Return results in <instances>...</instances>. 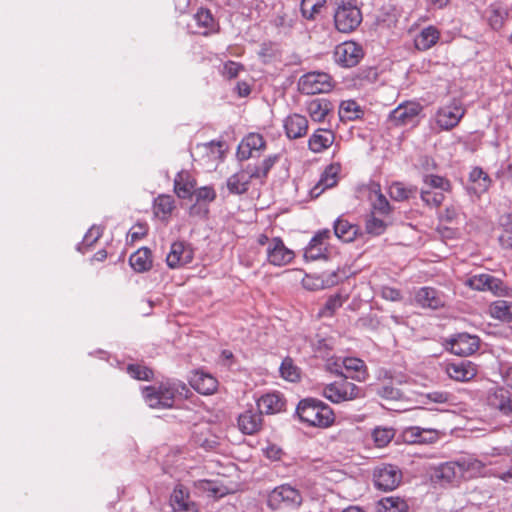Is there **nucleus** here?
<instances>
[{
	"mask_svg": "<svg viewBox=\"0 0 512 512\" xmlns=\"http://www.w3.org/2000/svg\"><path fill=\"white\" fill-rule=\"evenodd\" d=\"M187 385L181 381L166 380L158 385L146 386L142 390L147 405L153 409L172 408L177 394L188 397Z\"/></svg>",
	"mask_w": 512,
	"mask_h": 512,
	"instance_id": "obj_1",
	"label": "nucleus"
},
{
	"mask_svg": "<svg viewBox=\"0 0 512 512\" xmlns=\"http://www.w3.org/2000/svg\"><path fill=\"white\" fill-rule=\"evenodd\" d=\"M296 413L300 421L307 426L326 429L335 423V413L325 402L308 397L300 400Z\"/></svg>",
	"mask_w": 512,
	"mask_h": 512,
	"instance_id": "obj_2",
	"label": "nucleus"
},
{
	"mask_svg": "<svg viewBox=\"0 0 512 512\" xmlns=\"http://www.w3.org/2000/svg\"><path fill=\"white\" fill-rule=\"evenodd\" d=\"M333 19L335 29L348 34L360 26L363 16L356 0H335Z\"/></svg>",
	"mask_w": 512,
	"mask_h": 512,
	"instance_id": "obj_3",
	"label": "nucleus"
},
{
	"mask_svg": "<svg viewBox=\"0 0 512 512\" xmlns=\"http://www.w3.org/2000/svg\"><path fill=\"white\" fill-rule=\"evenodd\" d=\"M322 396L334 404L352 401L362 396L361 389L354 383L348 381V376L334 381L323 387Z\"/></svg>",
	"mask_w": 512,
	"mask_h": 512,
	"instance_id": "obj_4",
	"label": "nucleus"
},
{
	"mask_svg": "<svg viewBox=\"0 0 512 512\" xmlns=\"http://www.w3.org/2000/svg\"><path fill=\"white\" fill-rule=\"evenodd\" d=\"M333 87V78L325 72H308L298 81V90L305 95L328 93Z\"/></svg>",
	"mask_w": 512,
	"mask_h": 512,
	"instance_id": "obj_5",
	"label": "nucleus"
},
{
	"mask_svg": "<svg viewBox=\"0 0 512 512\" xmlns=\"http://www.w3.org/2000/svg\"><path fill=\"white\" fill-rule=\"evenodd\" d=\"M302 502L300 491L290 484L279 485L268 495V505L272 509L298 508Z\"/></svg>",
	"mask_w": 512,
	"mask_h": 512,
	"instance_id": "obj_6",
	"label": "nucleus"
},
{
	"mask_svg": "<svg viewBox=\"0 0 512 512\" xmlns=\"http://www.w3.org/2000/svg\"><path fill=\"white\" fill-rule=\"evenodd\" d=\"M465 113L466 108L461 100L454 98L439 107L435 116L436 124L440 129L449 131L460 123Z\"/></svg>",
	"mask_w": 512,
	"mask_h": 512,
	"instance_id": "obj_7",
	"label": "nucleus"
},
{
	"mask_svg": "<svg viewBox=\"0 0 512 512\" xmlns=\"http://www.w3.org/2000/svg\"><path fill=\"white\" fill-rule=\"evenodd\" d=\"M465 285L476 291H489L498 297H508L511 289L504 282L487 273L476 274L465 281Z\"/></svg>",
	"mask_w": 512,
	"mask_h": 512,
	"instance_id": "obj_8",
	"label": "nucleus"
},
{
	"mask_svg": "<svg viewBox=\"0 0 512 512\" xmlns=\"http://www.w3.org/2000/svg\"><path fill=\"white\" fill-rule=\"evenodd\" d=\"M402 480L401 470L392 464H381L373 471V482L378 490L392 491Z\"/></svg>",
	"mask_w": 512,
	"mask_h": 512,
	"instance_id": "obj_9",
	"label": "nucleus"
},
{
	"mask_svg": "<svg viewBox=\"0 0 512 512\" xmlns=\"http://www.w3.org/2000/svg\"><path fill=\"white\" fill-rule=\"evenodd\" d=\"M331 232L322 229L315 233L304 249V258L309 261L327 259L330 253Z\"/></svg>",
	"mask_w": 512,
	"mask_h": 512,
	"instance_id": "obj_10",
	"label": "nucleus"
},
{
	"mask_svg": "<svg viewBox=\"0 0 512 512\" xmlns=\"http://www.w3.org/2000/svg\"><path fill=\"white\" fill-rule=\"evenodd\" d=\"M364 57L361 45L354 41H345L335 47V62L343 67H354Z\"/></svg>",
	"mask_w": 512,
	"mask_h": 512,
	"instance_id": "obj_11",
	"label": "nucleus"
},
{
	"mask_svg": "<svg viewBox=\"0 0 512 512\" xmlns=\"http://www.w3.org/2000/svg\"><path fill=\"white\" fill-rule=\"evenodd\" d=\"M294 258V251L285 245L282 238L271 239L269 247L266 248V260L269 264L281 267L290 264Z\"/></svg>",
	"mask_w": 512,
	"mask_h": 512,
	"instance_id": "obj_12",
	"label": "nucleus"
},
{
	"mask_svg": "<svg viewBox=\"0 0 512 512\" xmlns=\"http://www.w3.org/2000/svg\"><path fill=\"white\" fill-rule=\"evenodd\" d=\"M480 340L475 335L459 333L446 340V348L457 356H469L479 349Z\"/></svg>",
	"mask_w": 512,
	"mask_h": 512,
	"instance_id": "obj_13",
	"label": "nucleus"
},
{
	"mask_svg": "<svg viewBox=\"0 0 512 512\" xmlns=\"http://www.w3.org/2000/svg\"><path fill=\"white\" fill-rule=\"evenodd\" d=\"M266 149V141L259 133H249L239 143L237 147V157L241 161L253 157H259Z\"/></svg>",
	"mask_w": 512,
	"mask_h": 512,
	"instance_id": "obj_14",
	"label": "nucleus"
},
{
	"mask_svg": "<svg viewBox=\"0 0 512 512\" xmlns=\"http://www.w3.org/2000/svg\"><path fill=\"white\" fill-rule=\"evenodd\" d=\"M341 165L332 163L328 165L322 172L318 182L310 189L312 199L318 198L327 189L333 188L338 184Z\"/></svg>",
	"mask_w": 512,
	"mask_h": 512,
	"instance_id": "obj_15",
	"label": "nucleus"
},
{
	"mask_svg": "<svg viewBox=\"0 0 512 512\" xmlns=\"http://www.w3.org/2000/svg\"><path fill=\"white\" fill-rule=\"evenodd\" d=\"M448 377L457 382H469L478 374V367L469 360L451 362L445 365Z\"/></svg>",
	"mask_w": 512,
	"mask_h": 512,
	"instance_id": "obj_16",
	"label": "nucleus"
},
{
	"mask_svg": "<svg viewBox=\"0 0 512 512\" xmlns=\"http://www.w3.org/2000/svg\"><path fill=\"white\" fill-rule=\"evenodd\" d=\"M441 437V433L437 429L421 428L419 426H411L404 429L402 438L409 444H433Z\"/></svg>",
	"mask_w": 512,
	"mask_h": 512,
	"instance_id": "obj_17",
	"label": "nucleus"
},
{
	"mask_svg": "<svg viewBox=\"0 0 512 512\" xmlns=\"http://www.w3.org/2000/svg\"><path fill=\"white\" fill-rule=\"evenodd\" d=\"M422 107L416 102H406L396 107L389 115L390 121L396 126L413 124Z\"/></svg>",
	"mask_w": 512,
	"mask_h": 512,
	"instance_id": "obj_18",
	"label": "nucleus"
},
{
	"mask_svg": "<svg viewBox=\"0 0 512 512\" xmlns=\"http://www.w3.org/2000/svg\"><path fill=\"white\" fill-rule=\"evenodd\" d=\"M194 252L190 245L182 241L172 243L170 251L167 254V265L172 268H179L193 260Z\"/></svg>",
	"mask_w": 512,
	"mask_h": 512,
	"instance_id": "obj_19",
	"label": "nucleus"
},
{
	"mask_svg": "<svg viewBox=\"0 0 512 512\" xmlns=\"http://www.w3.org/2000/svg\"><path fill=\"white\" fill-rule=\"evenodd\" d=\"M170 504L174 512H198L197 505L190 498L189 490L182 484L173 489Z\"/></svg>",
	"mask_w": 512,
	"mask_h": 512,
	"instance_id": "obj_20",
	"label": "nucleus"
},
{
	"mask_svg": "<svg viewBox=\"0 0 512 512\" xmlns=\"http://www.w3.org/2000/svg\"><path fill=\"white\" fill-rule=\"evenodd\" d=\"M239 430L246 435H254L263 427L262 413L258 410L248 409L242 412L237 419Z\"/></svg>",
	"mask_w": 512,
	"mask_h": 512,
	"instance_id": "obj_21",
	"label": "nucleus"
},
{
	"mask_svg": "<svg viewBox=\"0 0 512 512\" xmlns=\"http://www.w3.org/2000/svg\"><path fill=\"white\" fill-rule=\"evenodd\" d=\"M488 404L503 415L512 414V396L504 387L497 386L490 390L487 397Z\"/></svg>",
	"mask_w": 512,
	"mask_h": 512,
	"instance_id": "obj_22",
	"label": "nucleus"
},
{
	"mask_svg": "<svg viewBox=\"0 0 512 512\" xmlns=\"http://www.w3.org/2000/svg\"><path fill=\"white\" fill-rule=\"evenodd\" d=\"M285 134L289 139H299L308 132V120L298 113L289 114L283 121Z\"/></svg>",
	"mask_w": 512,
	"mask_h": 512,
	"instance_id": "obj_23",
	"label": "nucleus"
},
{
	"mask_svg": "<svg viewBox=\"0 0 512 512\" xmlns=\"http://www.w3.org/2000/svg\"><path fill=\"white\" fill-rule=\"evenodd\" d=\"M335 134L330 129H316L308 140V148L313 153H322L332 146Z\"/></svg>",
	"mask_w": 512,
	"mask_h": 512,
	"instance_id": "obj_24",
	"label": "nucleus"
},
{
	"mask_svg": "<svg viewBox=\"0 0 512 512\" xmlns=\"http://www.w3.org/2000/svg\"><path fill=\"white\" fill-rule=\"evenodd\" d=\"M415 299L422 307L439 309L445 306V296L433 287L420 288L415 295Z\"/></svg>",
	"mask_w": 512,
	"mask_h": 512,
	"instance_id": "obj_25",
	"label": "nucleus"
},
{
	"mask_svg": "<svg viewBox=\"0 0 512 512\" xmlns=\"http://www.w3.org/2000/svg\"><path fill=\"white\" fill-rule=\"evenodd\" d=\"M196 179L189 171L182 170L174 178V192L181 199H190L196 188Z\"/></svg>",
	"mask_w": 512,
	"mask_h": 512,
	"instance_id": "obj_26",
	"label": "nucleus"
},
{
	"mask_svg": "<svg viewBox=\"0 0 512 512\" xmlns=\"http://www.w3.org/2000/svg\"><path fill=\"white\" fill-rule=\"evenodd\" d=\"M458 471L462 478H477L486 476L483 462L472 456L461 457L456 460Z\"/></svg>",
	"mask_w": 512,
	"mask_h": 512,
	"instance_id": "obj_27",
	"label": "nucleus"
},
{
	"mask_svg": "<svg viewBox=\"0 0 512 512\" xmlns=\"http://www.w3.org/2000/svg\"><path fill=\"white\" fill-rule=\"evenodd\" d=\"M286 401L279 393H267L257 400V407L263 414H276L285 410Z\"/></svg>",
	"mask_w": 512,
	"mask_h": 512,
	"instance_id": "obj_28",
	"label": "nucleus"
},
{
	"mask_svg": "<svg viewBox=\"0 0 512 512\" xmlns=\"http://www.w3.org/2000/svg\"><path fill=\"white\" fill-rule=\"evenodd\" d=\"M190 385L202 395H212L217 391L218 381L210 374L197 371L191 377Z\"/></svg>",
	"mask_w": 512,
	"mask_h": 512,
	"instance_id": "obj_29",
	"label": "nucleus"
},
{
	"mask_svg": "<svg viewBox=\"0 0 512 512\" xmlns=\"http://www.w3.org/2000/svg\"><path fill=\"white\" fill-rule=\"evenodd\" d=\"M440 31L433 25L423 28L414 39L415 48L419 51H427L440 39Z\"/></svg>",
	"mask_w": 512,
	"mask_h": 512,
	"instance_id": "obj_30",
	"label": "nucleus"
},
{
	"mask_svg": "<svg viewBox=\"0 0 512 512\" xmlns=\"http://www.w3.org/2000/svg\"><path fill=\"white\" fill-rule=\"evenodd\" d=\"M306 111L314 122H323L332 111V104L324 98H315L307 102Z\"/></svg>",
	"mask_w": 512,
	"mask_h": 512,
	"instance_id": "obj_31",
	"label": "nucleus"
},
{
	"mask_svg": "<svg viewBox=\"0 0 512 512\" xmlns=\"http://www.w3.org/2000/svg\"><path fill=\"white\" fill-rule=\"evenodd\" d=\"M334 234L338 239L349 243L360 234V228L344 218H338L334 223Z\"/></svg>",
	"mask_w": 512,
	"mask_h": 512,
	"instance_id": "obj_32",
	"label": "nucleus"
},
{
	"mask_svg": "<svg viewBox=\"0 0 512 512\" xmlns=\"http://www.w3.org/2000/svg\"><path fill=\"white\" fill-rule=\"evenodd\" d=\"M278 155H270L266 157L259 165H248L244 171L248 174L250 182L253 179H259L263 181L267 176L271 168L278 161Z\"/></svg>",
	"mask_w": 512,
	"mask_h": 512,
	"instance_id": "obj_33",
	"label": "nucleus"
},
{
	"mask_svg": "<svg viewBox=\"0 0 512 512\" xmlns=\"http://www.w3.org/2000/svg\"><path fill=\"white\" fill-rule=\"evenodd\" d=\"M342 365L348 374L347 376L357 381H364L368 375L367 367L360 358L346 357L342 359Z\"/></svg>",
	"mask_w": 512,
	"mask_h": 512,
	"instance_id": "obj_34",
	"label": "nucleus"
},
{
	"mask_svg": "<svg viewBox=\"0 0 512 512\" xmlns=\"http://www.w3.org/2000/svg\"><path fill=\"white\" fill-rule=\"evenodd\" d=\"M129 263L136 272L141 273L148 271L152 267L151 251L146 247L138 249L136 252L131 254Z\"/></svg>",
	"mask_w": 512,
	"mask_h": 512,
	"instance_id": "obj_35",
	"label": "nucleus"
},
{
	"mask_svg": "<svg viewBox=\"0 0 512 512\" xmlns=\"http://www.w3.org/2000/svg\"><path fill=\"white\" fill-rule=\"evenodd\" d=\"M488 314L502 322L512 323V302L506 300H497L488 307Z\"/></svg>",
	"mask_w": 512,
	"mask_h": 512,
	"instance_id": "obj_36",
	"label": "nucleus"
},
{
	"mask_svg": "<svg viewBox=\"0 0 512 512\" xmlns=\"http://www.w3.org/2000/svg\"><path fill=\"white\" fill-rule=\"evenodd\" d=\"M175 208V201L171 195H159L153 204L155 216L161 220H168Z\"/></svg>",
	"mask_w": 512,
	"mask_h": 512,
	"instance_id": "obj_37",
	"label": "nucleus"
},
{
	"mask_svg": "<svg viewBox=\"0 0 512 512\" xmlns=\"http://www.w3.org/2000/svg\"><path fill=\"white\" fill-rule=\"evenodd\" d=\"M469 180L472 183L471 189L478 195L486 192L491 184L489 175L480 167H474L471 170Z\"/></svg>",
	"mask_w": 512,
	"mask_h": 512,
	"instance_id": "obj_38",
	"label": "nucleus"
},
{
	"mask_svg": "<svg viewBox=\"0 0 512 512\" xmlns=\"http://www.w3.org/2000/svg\"><path fill=\"white\" fill-rule=\"evenodd\" d=\"M250 183L249 176L243 169L228 178L227 188L232 194H244L248 191Z\"/></svg>",
	"mask_w": 512,
	"mask_h": 512,
	"instance_id": "obj_39",
	"label": "nucleus"
},
{
	"mask_svg": "<svg viewBox=\"0 0 512 512\" xmlns=\"http://www.w3.org/2000/svg\"><path fill=\"white\" fill-rule=\"evenodd\" d=\"M364 111L354 100L342 101L339 107V117L343 121H355L362 118Z\"/></svg>",
	"mask_w": 512,
	"mask_h": 512,
	"instance_id": "obj_40",
	"label": "nucleus"
},
{
	"mask_svg": "<svg viewBox=\"0 0 512 512\" xmlns=\"http://www.w3.org/2000/svg\"><path fill=\"white\" fill-rule=\"evenodd\" d=\"M408 505L406 501L400 497L390 496L382 498L378 502V512H406Z\"/></svg>",
	"mask_w": 512,
	"mask_h": 512,
	"instance_id": "obj_41",
	"label": "nucleus"
},
{
	"mask_svg": "<svg viewBox=\"0 0 512 512\" xmlns=\"http://www.w3.org/2000/svg\"><path fill=\"white\" fill-rule=\"evenodd\" d=\"M486 13L489 25L492 29L500 30L504 26L508 16V12L505 8L498 5H491Z\"/></svg>",
	"mask_w": 512,
	"mask_h": 512,
	"instance_id": "obj_42",
	"label": "nucleus"
},
{
	"mask_svg": "<svg viewBox=\"0 0 512 512\" xmlns=\"http://www.w3.org/2000/svg\"><path fill=\"white\" fill-rule=\"evenodd\" d=\"M416 187L406 186L402 182H393L389 187V195L395 201H405L414 196Z\"/></svg>",
	"mask_w": 512,
	"mask_h": 512,
	"instance_id": "obj_43",
	"label": "nucleus"
},
{
	"mask_svg": "<svg viewBox=\"0 0 512 512\" xmlns=\"http://www.w3.org/2000/svg\"><path fill=\"white\" fill-rule=\"evenodd\" d=\"M326 3V0H302L300 4L301 14L307 20H314Z\"/></svg>",
	"mask_w": 512,
	"mask_h": 512,
	"instance_id": "obj_44",
	"label": "nucleus"
},
{
	"mask_svg": "<svg viewBox=\"0 0 512 512\" xmlns=\"http://www.w3.org/2000/svg\"><path fill=\"white\" fill-rule=\"evenodd\" d=\"M199 28H202L203 35H208L215 30V20L209 9L200 8L194 16Z\"/></svg>",
	"mask_w": 512,
	"mask_h": 512,
	"instance_id": "obj_45",
	"label": "nucleus"
},
{
	"mask_svg": "<svg viewBox=\"0 0 512 512\" xmlns=\"http://www.w3.org/2000/svg\"><path fill=\"white\" fill-rule=\"evenodd\" d=\"M371 192L375 195V199L372 201L373 212H378L381 215H388L391 212V206L387 198L382 194L380 185L374 184Z\"/></svg>",
	"mask_w": 512,
	"mask_h": 512,
	"instance_id": "obj_46",
	"label": "nucleus"
},
{
	"mask_svg": "<svg viewBox=\"0 0 512 512\" xmlns=\"http://www.w3.org/2000/svg\"><path fill=\"white\" fill-rule=\"evenodd\" d=\"M281 377L290 382H297L301 378V370L295 365L294 361L290 357L283 359L280 366Z\"/></svg>",
	"mask_w": 512,
	"mask_h": 512,
	"instance_id": "obj_47",
	"label": "nucleus"
},
{
	"mask_svg": "<svg viewBox=\"0 0 512 512\" xmlns=\"http://www.w3.org/2000/svg\"><path fill=\"white\" fill-rule=\"evenodd\" d=\"M436 476L448 483L453 482L457 477H460L456 460L441 464L437 469Z\"/></svg>",
	"mask_w": 512,
	"mask_h": 512,
	"instance_id": "obj_48",
	"label": "nucleus"
},
{
	"mask_svg": "<svg viewBox=\"0 0 512 512\" xmlns=\"http://www.w3.org/2000/svg\"><path fill=\"white\" fill-rule=\"evenodd\" d=\"M344 303V299L340 294H335L330 296L325 302L324 306L320 309L318 313L319 318H329L334 316L336 311L342 307Z\"/></svg>",
	"mask_w": 512,
	"mask_h": 512,
	"instance_id": "obj_49",
	"label": "nucleus"
},
{
	"mask_svg": "<svg viewBox=\"0 0 512 512\" xmlns=\"http://www.w3.org/2000/svg\"><path fill=\"white\" fill-rule=\"evenodd\" d=\"M195 486L203 491L208 493L209 496H212L214 498H220L225 496L228 491L225 487L219 485L215 481L211 480H199Z\"/></svg>",
	"mask_w": 512,
	"mask_h": 512,
	"instance_id": "obj_50",
	"label": "nucleus"
},
{
	"mask_svg": "<svg viewBox=\"0 0 512 512\" xmlns=\"http://www.w3.org/2000/svg\"><path fill=\"white\" fill-rule=\"evenodd\" d=\"M386 228L387 223L384 220L377 218L374 212L371 213L365 222L366 232L373 236H379L383 234Z\"/></svg>",
	"mask_w": 512,
	"mask_h": 512,
	"instance_id": "obj_51",
	"label": "nucleus"
},
{
	"mask_svg": "<svg viewBox=\"0 0 512 512\" xmlns=\"http://www.w3.org/2000/svg\"><path fill=\"white\" fill-rule=\"evenodd\" d=\"M394 435L395 432L392 428L377 427L372 433L374 443L379 448L387 446L393 439Z\"/></svg>",
	"mask_w": 512,
	"mask_h": 512,
	"instance_id": "obj_52",
	"label": "nucleus"
},
{
	"mask_svg": "<svg viewBox=\"0 0 512 512\" xmlns=\"http://www.w3.org/2000/svg\"><path fill=\"white\" fill-rule=\"evenodd\" d=\"M444 192L441 190L435 191L434 189H422L421 199L430 207H438L445 199Z\"/></svg>",
	"mask_w": 512,
	"mask_h": 512,
	"instance_id": "obj_53",
	"label": "nucleus"
},
{
	"mask_svg": "<svg viewBox=\"0 0 512 512\" xmlns=\"http://www.w3.org/2000/svg\"><path fill=\"white\" fill-rule=\"evenodd\" d=\"M127 372L137 380L149 381L153 378V371L140 364H130L127 367Z\"/></svg>",
	"mask_w": 512,
	"mask_h": 512,
	"instance_id": "obj_54",
	"label": "nucleus"
},
{
	"mask_svg": "<svg viewBox=\"0 0 512 512\" xmlns=\"http://www.w3.org/2000/svg\"><path fill=\"white\" fill-rule=\"evenodd\" d=\"M426 189H439L441 191H449L451 184L449 180L438 175H427L424 179Z\"/></svg>",
	"mask_w": 512,
	"mask_h": 512,
	"instance_id": "obj_55",
	"label": "nucleus"
},
{
	"mask_svg": "<svg viewBox=\"0 0 512 512\" xmlns=\"http://www.w3.org/2000/svg\"><path fill=\"white\" fill-rule=\"evenodd\" d=\"M377 394L386 400H400L403 398V393L400 389L392 385H383L377 389Z\"/></svg>",
	"mask_w": 512,
	"mask_h": 512,
	"instance_id": "obj_56",
	"label": "nucleus"
},
{
	"mask_svg": "<svg viewBox=\"0 0 512 512\" xmlns=\"http://www.w3.org/2000/svg\"><path fill=\"white\" fill-rule=\"evenodd\" d=\"M197 202H213L216 199V192L212 186L195 188L194 194Z\"/></svg>",
	"mask_w": 512,
	"mask_h": 512,
	"instance_id": "obj_57",
	"label": "nucleus"
},
{
	"mask_svg": "<svg viewBox=\"0 0 512 512\" xmlns=\"http://www.w3.org/2000/svg\"><path fill=\"white\" fill-rule=\"evenodd\" d=\"M244 70V66L235 61H227L224 63L222 75L227 79L236 78L239 73Z\"/></svg>",
	"mask_w": 512,
	"mask_h": 512,
	"instance_id": "obj_58",
	"label": "nucleus"
},
{
	"mask_svg": "<svg viewBox=\"0 0 512 512\" xmlns=\"http://www.w3.org/2000/svg\"><path fill=\"white\" fill-rule=\"evenodd\" d=\"M103 235V227L93 225L84 235L83 244L86 246H92L95 244Z\"/></svg>",
	"mask_w": 512,
	"mask_h": 512,
	"instance_id": "obj_59",
	"label": "nucleus"
},
{
	"mask_svg": "<svg viewBox=\"0 0 512 512\" xmlns=\"http://www.w3.org/2000/svg\"><path fill=\"white\" fill-rule=\"evenodd\" d=\"M263 453L268 459L272 461L281 460L284 454L283 450L279 446L271 443H269L265 448H263Z\"/></svg>",
	"mask_w": 512,
	"mask_h": 512,
	"instance_id": "obj_60",
	"label": "nucleus"
},
{
	"mask_svg": "<svg viewBox=\"0 0 512 512\" xmlns=\"http://www.w3.org/2000/svg\"><path fill=\"white\" fill-rule=\"evenodd\" d=\"M425 397L431 402L443 404L449 402L451 395L446 391H433L427 393Z\"/></svg>",
	"mask_w": 512,
	"mask_h": 512,
	"instance_id": "obj_61",
	"label": "nucleus"
},
{
	"mask_svg": "<svg viewBox=\"0 0 512 512\" xmlns=\"http://www.w3.org/2000/svg\"><path fill=\"white\" fill-rule=\"evenodd\" d=\"M146 234V225L136 224L130 229L128 236L130 237L131 241H137L142 239Z\"/></svg>",
	"mask_w": 512,
	"mask_h": 512,
	"instance_id": "obj_62",
	"label": "nucleus"
},
{
	"mask_svg": "<svg viewBox=\"0 0 512 512\" xmlns=\"http://www.w3.org/2000/svg\"><path fill=\"white\" fill-rule=\"evenodd\" d=\"M382 296L383 298L390 301H400L402 299L401 292L398 289L392 287H383Z\"/></svg>",
	"mask_w": 512,
	"mask_h": 512,
	"instance_id": "obj_63",
	"label": "nucleus"
},
{
	"mask_svg": "<svg viewBox=\"0 0 512 512\" xmlns=\"http://www.w3.org/2000/svg\"><path fill=\"white\" fill-rule=\"evenodd\" d=\"M489 475L502 480L506 484L512 485V466L506 471H493Z\"/></svg>",
	"mask_w": 512,
	"mask_h": 512,
	"instance_id": "obj_64",
	"label": "nucleus"
}]
</instances>
